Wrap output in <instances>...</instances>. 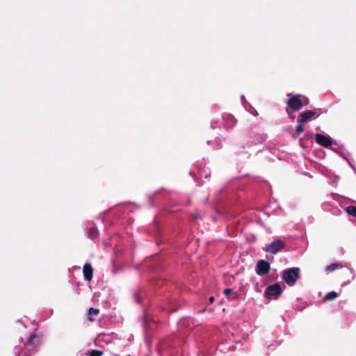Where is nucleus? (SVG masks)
<instances>
[{
	"label": "nucleus",
	"mask_w": 356,
	"mask_h": 356,
	"mask_svg": "<svg viewBox=\"0 0 356 356\" xmlns=\"http://www.w3.org/2000/svg\"><path fill=\"white\" fill-rule=\"evenodd\" d=\"M303 124L304 123L298 122V125H297L296 129V131L298 134H301V133H302L304 131Z\"/></svg>",
	"instance_id": "16"
},
{
	"label": "nucleus",
	"mask_w": 356,
	"mask_h": 356,
	"mask_svg": "<svg viewBox=\"0 0 356 356\" xmlns=\"http://www.w3.org/2000/svg\"><path fill=\"white\" fill-rule=\"evenodd\" d=\"M316 115V112L312 110H308L299 114L298 122L306 123L311 120L312 117Z\"/></svg>",
	"instance_id": "8"
},
{
	"label": "nucleus",
	"mask_w": 356,
	"mask_h": 356,
	"mask_svg": "<svg viewBox=\"0 0 356 356\" xmlns=\"http://www.w3.org/2000/svg\"><path fill=\"white\" fill-rule=\"evenodd\" d=\"M39 343L40 339L37 334H31L29 337L28 341L24 345V356H29V355H27L26 350L30 351L31 350H33L39 344Z\"/></svg>",
	"instance_id": "5"
},
{
	"label": "nucleus",
	"mask_w": 356,
	"mask_h": 356,
	"mask_svg": "<svg viewBox=\"0 0 356 356\" xmlns=\"http://www.w3.org/2000/svg\"><path fill=\"white\" fill-rule=\"evenodd\" d=\"M97 236H98V230H97V229L96 227H91L90 228H89V229H88V236L90 238L94 239Z\"/></svg>",
	"instance_id": "13"
},
{
	"label": "nucleus",
	"mask_w": 356,
	"mask_h": 356,
	"mask_svg": "<svg viewBox=\"0 0 356 356\" xmlns=\"http://www.w3.org/2000/svg\"><path fill=\"white\" fill-rule=\"evenodd\" d=\"M282 277L289 286H293L300 277V269L298 268H290L282 273Z\"/></svg>",
	"instance_id": "1"
},
{
	"label": "nucleus",
	"mask_w": 356,
	"mask_h": 356,
	"mask_svg": "<svg viewBox=\"0 0 356 356\" xmlns=\"http://www.w3.org/2000/svg\"><path fill=\"white\" fill-rule=\"evenodd\" d=\"M315 140L318 145L324 147H328L332 145V138L321 134H316Z\"/></svg>",
	"instance_id": "7"
},
{
	"label": "nucleus",
	"mask_w": 356,
	"mask_h": 356,
	"mask_svg": "<svg viewBox=\"0 0 356 356\" xmlns=\"http://www.w3.org/2000/svg\"><path fill=\"white\" fill-rule=\"evenodd\" d=\"M289 117H290V118H291L292 119H293V118H295V116H293V115H291V114H289Z\"/></svg>",
	"instance_id": "20"
},
{
	"label": "nucleus",
	"mask_w": 356,
	"mask_h": 356,
	"mask_svg": "<svg viewBox=\"0 0 356 356\" xmlns=\"http://www.w3.org/2000/svg\"><path fill=\"white\" fill-rule=\"evenodd\" d=\"M83 276L85 280L91 281L93 275V268L90 264H86L83 268Z\"/></svg>",
	"instance_id": "9"
},
{
	"label": "nucleus",
	"mask_w": 356,
	"mask_h": 356,
	"mask_svg": "<svg viewBox=\"0 0 356 356\" xmlns=\"http://www.w3.org/2000/svg\"><path fill=\"white\" fill-rule=\"evenodd\" d=\"M282 293V288L278 283L268 286L264 292L265 297L270 299L273 297L277 298Z\"/></svg>",
	"instance_id": "3"
},
{
	"label": "nucleus",
	"mask_w": 356,
	"mask_h": 356,
	"mask_svg": "<svg viewBox=\"0 0 356 356\" xmlns=\"http://www.w3.org/2000/svg\"><path fill=\"white\" fill-rule=\"evenodd\" d=\"M103 352L99 350H92L90 353V356H102Z\"/></svg>",
	"instance_id": "17"
},
{
	"label": "nucleus",
	"mask_w": 356,
	"mask_h": 356,
	"mask_svg": "<svg viewBox=\"0 0 356 356\" xmlns=\"http://www.w3.org/2000/svg\"><path fill=\"white\" fill-rule=\"evenodd\" d=\"M337 297V293L333 291L327 293L325 296L323 300L324 301H331V300H334Z\"/></svg>",
	"instance_id": "12"
},
{
	"label": "nucleus",
	"mask_w": 356,
	"mask_h": 356,
	"mask_svg": "<svg viewBox=\"0 0 356 356\" xmlns=\"http://www.w3.org/2000/svg\"><path fill=\"white\" fill-rule=\"evenodd\" d=\"M346 212L354 217L356 218V207L355 206H348L346 208Z\"/></svg>",
	"instance_id": "14"
},
{
	"label": "nucleus",
	"mask_w": 356,
	"mask_h": 356,
	"mask_svg": "<svg viewBox=\"0 0 356 356\" xmlns=\"http://www.w3.org/2000/svg\"><path fill=\"white\" fill-rule=\"evenodd\" d=\"M224 294L229 300H235L238 298V294L233 293L232 289L229 288L224 290Z\"/></svg>",
	"instance_id": "11"
},
{
	"label": "nucleus",
	"mask_w": 356,
	"mask_h": 356,
	"mask_svg": "<svg viewBox=\"0 0 356 356\" xmlns=\"http://www.w3.org/2000/svg\"><path fill=\"white\" fill-rule=\"evenodd\" d=\"M214 300H215V298L213 296L210 297L209 299V303L212 304L214 302Z\"/></svg>",
	"instance_id": "19"
},
{
	"label": "nucleus",
	"mask_w": 356,
	"mask_h": 356,
	"mask_svg": "<svg viewBox=\"0 0 356 356\" xmlns=\"http://www.w3.org/2000/svg\"><path fill=\"white\" fill-rule=\"evenodd\" d=\"M270 269V264L265 260H259L256 265V273L259 276L268 273Z\"/></svg>",
	"instance_id": "6"
},
{
	"label": "nucleus",
	"mask_w": 356,
	"mask_h": 356,
	"mask_svg": "<svg viewBox=\"0 0 356 356\" xmlns=\"http://www.w3.org/2000/svg\"><path fill=\"white\" fill-rule=\"evenodd\" d=\"M99 314V309L91 307L88 310V318L90 322L95 321L94 316H97Z\"/></svg>",
	"instance_id": "10"
},
{
	"label": "nucleus",
	"mask_w": 356,
	"mask_h": 356,
	"mask_svg": "<svg viewBox=\"0 0 356 356\" xmlns=\"http://www.w3.org/2000/svg\"><path fill=\"white\" fill-rule=\"evenodd\" d=\"M339 266H341L340 264L333 263L331 264L330 265L327 266L325 269L327 271H332L339 268Z\"/></svg>",
	"instance_id": "15"
},
{
	"label": "nucleus",
	"mask_w": 356,
	"mask_h": 356,
	"mask_svg": "<svg viewBox=\"0 0 356 356\" xmlns=\"http://www.w3.org/2000/svg\"><path fill=\"white\" fill-rule=\"evenodd\" d=\"M303 97V101H302L303 102V105H307L309 104V99L307 97Z\"/></svg>",
	"instance_id": "18"
},
{
	"label": "nucleus",
	"mask_w": 356,
	"mask_h": 356,
	"mask_svg": "<svg viewBox=\"0 0 356 356\" xmlns=\"http://www.w3.org/2000/svg\"><path fill=\"white\" fill-rule=\"evenodd\" d=\"M300 95H296L291 96L287 101L288 107L292 108L294 111H299L303 106V102L301 100Z\"/></svg>",
	"instance_id": "4"
},
{
	"label": "nucleus",
	"mask_w": 356,
	"mask_h": 356,
	"mask_svg": "<svg viewBox=\"0 0 356 356\" xmlns=\"http://www.w3.org/2000/svg\"><path fill=\"white\" fill-rule=\"evenodd\" d=\"M286 246V243L281 239H277L270 243L266 248V250L270 254H275L282 251Z\"/></svg>",
	"instance_id": "2"
}]
</instances>
